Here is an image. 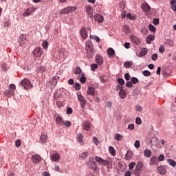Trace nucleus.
Instances as JSON below:
<instances>
[{
	"label": "nucleus",
	"mask_w": 176,
	"mask_h": 176,
	"mask_svg": "<svg viewBox=\"0 0 176 176\" xmlns=\"http://www.w3.org/2000/svg\"><path fill=\"white\" fill-rule=\"evenodd\" d=\"M21 86H23L25 90H28L32 89L34 87V85H32V83H31V80H30L28 78H24L21 81Z\"/></svg>",
	"instance_id": "obj_1"
},
{
	"label": "nucleus",
	"mask_w": 176,
	"mask_h": 176,
	"mask_svg": "<svg viewBox=\"0 0 176 176\" xmlns=\"http://www.w3.org/2000/svg\"><path fill=\"white\" fill-rule=\"evenodd\" d=\"M76 10V6H70L63 8L61 11H60V14H68L69 13H72V12H75Z\"/></svg>",
	"instance_id": "obj_2"
},
{
	"label": "nucleus",
	"mask_w": 176,
	"mask_h": 176,
	"mask_svg": "<svg viewBox=\"0 0 176 176\" xmlns=\"http://www.w3.org/2000/svg\"><path fill=\"white\" fill-rule=\"evenodd\" d=\"M28 42V38H27V34H22L19 36L18 43H19V46L23 47L25 43Z\"/></svg>",
	"instance_id": "obj_3"
},
{
	"label": "nucleus",
	"mask_w": 176,
	"mask_h": 176,
	"mask_svg": "<svg viewBox=\"0 0 176 176\" xmlns=\"http://www.w3.org/2000/svg\"><path fill=\"white\" fill-rule=\"evenodd\" d=\"M32 54L34 57L40 58V57H42V54H43V50L42 47H37L32 52Z\"/></svg>",
	"instance_id": "obj_4"
},
{
	"label": "nucleus",
	"mask_w": 176,
	"mask_h": 176,
	"mask_svg": "<svg viewBox=\"0 0 176 176\" xmlns=\"http://www.w3.org/2000/svg\"><path fill=\"white\" fill-rule=\"evenodd\" d=\"M142 167H144V164L142 163V162H139L134 171V175L135 176L141 175V171H142Z\"/></svg>",
	"instance_id": "obj_5"
},
{
	"label": "nucleus",
	"mask_w": 176,
	"mask_h": 176,
	"mask_svg": "<svg viewBox=\"0 0 176 176\" xmlns=\"http://www.w3.org/2000/svg\"><path fill=\"white\" fill-rule=\"evenodd\" d=\"M77 97L78 100L80 102V107L81 108H85L86 107V102H87V100L82 96V94L80 92H78L77 94Z\"/></svg>",
	"instance_id": "obj_6"
},
{
	"label": "nucleus",
	"mask_w": 176,
	"mask_h": 176,
	"mask_svg": "<svg viewBox=\"0 0 176 176\" xmlns=\"http://www.w3.org/2000/svg\"><path fill=\"white\" fill-rule=\"evenodd\" d=\"M95 160H96L98 163H100V164H102V166H108V164H109V162H108V160H104L98 156H96L95 157Z\"/></svg>",
	"instance_id": "obj_7"
},
{
	"label": "nucleus",
	"mask_w": 176,
	"mask_h": 176,
	"mask_svg": "<svg viewBox=\"0 0 176 176\" xmlns=\"http://www.w3.org/2000/svg\"><path fill=\"white\" fill-rule=\"evenodd\" d=\"M41 160H42V157L38 154H35L32 157V161L33 163H34V164H38V163H41Z\"/></svg>",
	"instance_id": "obj_8"
},
{
	"label": "nucleus",
	"mask_w": 176,
	"mask_h": 176,
	"mask_svg": "<svg viewBox=\"0 0 176 176\" xmlns=\"http://www.w3.org/2000/svg\"><path fill=\"white\" fill-rule=\"evenodd\" d=\"M90 129H91V124H90L89 121L85 120L82 122V130H84V131H89Z\"/></svg>",
	"instance_id": "obj_9"
},
{
	"label": "nucleus",
	"mask_w": 176,
	"mask_h": 176,
	"mask_svg": "<svg viewBox=\"0 0 176 176\" xmlns=\"http://www.w3.org/2000/svg\"><path fill=\"white\" fill-rule=\"evenodd\" d=\"M96 63L98 65H102L104 64V58L100 54H96L95 57Z\"/></svg>",
	"instance_id": "obj_10"
},
{
	"label": "nucleus",
	"mask_w": 176,
	"mask_h": 176,
	"mask_svg": "<svg viewBox=\"0 0 176 176\" xmlns=\"http://www.w3.org/2000/svg\"><path fill=\"white\" fill-rule=\"evenodd\" d=\"M157 170L161 175H166L167 174V169H166L164 166H157Z\"/></svg>",
	"instance_id": "obj_11"
},
{
	"label": "nucleus",
	"mask_w": 176,
	"mask_h": 176,
	"mask_svg": "<svg viewBox=\"0 0 176 176\" xmlns=\"http://www.w3.org/2000/svg\"><path fill=\"white\" fill-rule=\"evenodd\" d=\"M80 34L82 39H87V36H89V35L87 34V30H86V28H81Z\"/></svg>",
	"instance_id": "obj_12"
},
{
	"label": "nucleus",
	"mask_w": 176,
	"mask_h": 176,
	"mask_svg": "<svg viewBox=\"0 0 176 176\" xmlns=\"http://www.w3.org/2000/svg\"><path fill=\"white\" fill-rule=\"evenodd\" d=\"M159 161L157 160V156H153L150 159L149 164L150 166H157Z\"/></svg>",
	"instance_id": "obj_13"
},
{
	"label": "nucleus",
	"mask_w": 176,
	"mask_h": 176,
	"mask_svg": "<svg viewBox=\"0 0 176 176\" xmlns=\"http://www.w3.org/2000/svg\"><path fill=\"white\" fill-rule=\"evenodd\" d=\"M87 93L88 96H91L92 97H94V96H96V88L93 87H88Z\"/></svg>",
	"instance_id": "obj_14"
},
{
	"label": "nucleus",
	"mask_w": 176,
	"mask_h": 176,
	"mask_svg": "<svg viewBox=\"0 0 176 176\" xmlns=\"http://www.w3.org/2000/svg\"><path fill=\"white\" fill-rule=\"evenodd\" d=\"M60 80V76H55L52 78V81H50V83L52 86L54 87H56L57 86V83H58V81Z\"/></svg>",
	"instance_id": "obj_15"
},
{
	"label": "nucleus",
	"mask_w": 176,
	"mask_h": 176,
	"mask_svg": "<svg viewBox=\"0 0 176 176\" xmlns=\"http://www.w3.org/2000/svg\"><path fill=\"white\" fill-rule=\"evenodd\" d=\"M114 167L117 168V170H123V163L119 160H117L114 162Z\"/></svg>",
	"instance_id": "obj_16"
},
{
	"label": "nucleus",
	"mask_w": 176,
	"mask_h": 176,
	"mask_svg": "<svg viewBox=\"0 0 176 176\" xmlns=\"http://www.w3.org/2000/svg\"><path fill=\"white\" fill-rule=\"evenodd\" d=\"M130 39H131V42H132L133 43H134L135 45H140V39H138V38H137V36H134V35H133V34H131V35L130 36Z\"/></svg>",
	"instance_id": "obj_17"
},
{
	"label": "nucleus",
	"mask_w": 176,
	"mask_h": 176,
	"mask_svg": "<svg viewBox=\"0 0 176 176\" xmlns=\"http://www.w3.org/2000/svg\"><path fill=\"white\" fill-rule=\"evenodd\" d=\"M32 13H34V8H27L23 12V16L25 17H28V16H31Z\"/></svg>",
	"instance_id": "obj_18"
},
{
	"label": "nucleus",
	"mask_w": 176,
	"mask_h": 176,
	"mask_svg": "<svg viewBox=\"0 0 176 176\" xmlns=\"http://www.w3.org/2000/svg\"><path fill=\"white\" fill-rule=\"evenodd\" d=\"M119 96L120 98H122V100H124V98L127 97V93H126V91L123 89L122 87H121L120 90L119 91Z\"/></svg>",
	"instance_id": "obj_19"
},
{
	"label": "nucleus",
	"mask_w": 176,
	"mask_h": 176,
	"mask_svg": "<svg viewBox=\"0 0 176 176\" xmlns=\"http://www.w3.org/2000/svg\"><path fill=\"white\" fill-rule=\"evenodd\" d=\"M94 19L95 21H98V23H102L104 21V16L98 14H96V15H94Z\"/></svg>",
	"instance_id": "obj_20"
},
{
	"label": "nucleus",
	"mask_w": 176,
	"mask_h": 176,
	"mask_svg": "<svg viewBox=\"0 0 176 176\" xmlns=\"http://www.w3.org/2000/svg\"><path fill=\"white\" fill-rule=\"evenodd\" d=\"M87 58L88 60H90L91 58H93V56H94V50H87Z\"/></svg>",
	"instance_id": "obj_21"
},
{
	"label": "nucleus",
	"mask_w": 176,
	"mask_h": 176,
	"mask_svg": "<svg viewBox=\"0 0 176 176\" xmlns=\"http://www.w3.org/2000/svg\"><path fill=\"white\" fill-rule=\"evenodd\" d=\"M86 50H94V47H93V43L91 41H88L85 43Z\"/></svg>",
	"instance_id": "obj_22"
},
{
	"label": "nucleus",
	"mask_w": 176,
	"mask_h": 176,
	"mask_svg": "<svg viewBox=\"0 0 176 176\" xmlns=\"http://www.w3.org/2000/svg\"><path fill=\"white\" fill-rule=\"evenodd\" d=\"M36 72H38V74H43L44 72H46V67L43 65L37 67Z\"/></svg>",
	"instance_id": "obj_23"
},
{
	"label": "nucleus",
	"mask_w": 176,
	"mask_h": 176,
	"mask_svg": "<svg viewBox=\"0 0 176 176\" xmlns=\"http://www.w3.org/2000/svg\"><path fill=\"white\" fill-rule=\"evenodd\" d=\"M142 9L146 13H148L151 10V6L148 3H144L142 5Z\"/></svg>",
	"instance_id": "obj_24"
},
{
	"label": "nucleus",
	"mask_w": 176,
	"mask_h": 176,
	"mask_svg": "<svg viewBox=\"0 0 176 176\" xmlns=\"http://www.w3.org/2000/svg\"><path fill=\"white\" fill-rule=\"evenodd\" d=\"M91 170H93L94 173H96L98 170V166H97V162L93 161L91 164Z\"/></svg>",
	"instance_id": "obj_25"
},
{
	"label": "nucleus",
	"mask_w": 176,
	"mask_h": 176,
	"mask_svg": "<svg viewBox=\"0 0 176 176\" xmlns=\"http://www.w3.org/2000/svg\"><path fill=\"white\" fill-rule=\"evenodd\" d=\"M55 122L57 124H59V126H63V124L64 123V120L60 116L56 117Z\"/></svg>",
	"instance_id": "obj_26"
},
{
	"label": "nucleus",
	"mask_w": 176,
	"mask_h": 176,
	"mask_svg": "<svg viewBox=\"0 0 176 176\" xmlns=\"http://www.w3.org/2000/svg\"><path fill=\"white\" fill-rule=\"evenodd\" d=\"M52 160H53V162H58V160H60V154L58 153H54L52 155Z\"/></svg>",
	"instance_id": "obj_27"
},
{
	"label": "nucleus",
	"mask_w": 176,
	"mask_h": 176,
	"mask_svg": "<svg viewBox=\"0 0 176 176\" xmlns=\"http://www.w3.org/2000/svg\"><path fill=\"white\" fill-rule=\"evenodd\" d=\"M86 12L87 13L89 17L93 18V10L91 9V6L87 7Z\"/></svg>",
	"instance_id": "obj_28"
},
{
	"label": "nucleus",
	"mask_w": 176,
	"mask_h": 176,
	"mask_svg": "<svg viewBox=\"0 0 176 176\" xmlns=\"http://www.w3.org/2000/svg\"><path fill=\"white\" fill-rule=\"evenodd\" d=\"M152 41H155V36L149 34L146 38V42L149 45Z\"/></svg>",
	"instance_id": "obj_29"
},
{
	"label": "nucleus",
	"mask_w": 176,
	"mask_h": 176,
	"mask_svg": "<svg viewBox=\"0 0 176 176\" xmlns=\"http://www.w3.org/2000/svg\"><path fill=\"white\" fill-rule=\"evenodd\" d=\"M4 94H5V96L12 97V96H14V91H12V89H8V90L5 91Z\"/></svg>",
	"instance_id": "obj_30"
},
{
	"label": "nucleus",
	"mask_w": 176,
	"mask_h": 176,
	"mask_svg": "<svg viewBox=\"0 0 176 176\" xmlns=\"http://www.w3.org/2000/svg\"><path fill=\"white\" fill-rule=\"evenodd\" d=\"M148 54V49L147 48H142L139 57H144V56H146Z\"/></svg>",
	"instance_id": "obj_31"
},
{
	"label": "nucleus",
	"mask_w": 176,
	"mask_h": 176,
	"mask_svg": "<svg viewBox=\"0 0 176 176\" xmlns=\"http://www.w3.org/2000/svg\"><path fill=\"white\" fill-rule=\"evenodd\" d=\"M76 140L79 144H82L83 142V135L82 133L77 134Z\"/></svg>",
	"instance_id": "obj_32"
},
{
	"label": "nucleus",
	"mask_w": 176,
	"mask_h": 176,
	"mask_svg": "<svg viewBox=\"0 0 176 176\" xmlns=\"http://www.w3.org/2000/svg\"><path fill=\"white\" fill-rule=\"evenodd\" d=\"M151 155H152V151H151V150L149 149L144 150V156H145V157H151Z\"/></svg>",
	"instance_id": "obj_33"
},
{
	"label": "nucleus",
	"mask_w": 176,
	"mask_h": 176,
	"mask_svg": "<svg viewBox=\"0 0 176 176\" xmlns=\"http://www.w3.org/2000/svg\"><path fill=\"white\" fill-rule=\"evenodd\" d=\"M126 17L129 20L134 21L137 19V15H133L131 13L126 14Z\"/></svg>",
	"instance_id": "obj_34"
},
{
	"label": "nucleus",
	"mask_w": 176,
	"mask_h": 176,
	"mask_svg": "<svg viewBox=\"0 0 176 176\" xmlns=\"http://www.w3.org/2000/svg\"><path fill=\"white\" fill-rule=\"evenodd\" d=\"M122 30L123 32H124V34H130V28L129 27V25H125L122 27Z\"/></svg>",
	"instance_id": "obj_35"
},
{
	"label": "nucleus",
	"mask_w": 176,
	"mask_h": 176,
	"mask_svg": "<svg viewBox=\"0 0 176 176\" xmlns=\"http://www.w3.org/2000/svg\"><path fill=\"white\" fill-rule=\"evenodd\" d=\"M63 97V95L58 92H55L54 94V100L55 101H57L59 98H61Z\"/></svg>",
	"instance_id": "obj_36"
},
{
	"label": "nucleus",
	"mask_w": 176,
	"mask_h": 176,
	"mask_svg": "<svg viewBox=\"0 0 176 176\" xmlns=\"http://www.w3.org/2000/svg\"><path fill=\"white\" fill-rule=\"evenodd\" d=\"M40 141L43 144L46 143V141H47V135L42 134L40 137Z\"/></svg>",
	"instance_id": "obj_37"
},
{
	"label": "nucleus",
	"mask_w": 176,
	"mask_h": 176,
	"mask_svg": "<svg viewBox=\"0 0 176 176\" xmlns=\"http://www.w3.org/2000/svg\"><path fill=\"white\" fill-rule=\"evenodd\" d=\"M109 153H111V155L112 156H116V151H115V148L112 146H109Z\"/></svg>",
	"instance_id": "obj_38"
},
{
	"label": "nucleus",
	"mask_w": 176,
	"mask_h": 176,
	"mask_svg": "<svg viewBox=\"0 0 176 176\" xmlns=\"http://www.w3.org/2000/svg\"><path fill=\"white\" fill-rule=\"evenodd\" d=\"M107 54L109 56H115V50H113V48H108L107 50Z\"/></svg>",
	"instance_id": "obj_39"
},
{
	"label": "nucleus",
	"mask_w": 176,
	"mask_h": 176,
	"mask_svg": "<svg viewBox=\"0 0 176 176\" xmlns=\"http://www.w3.org/2000/svg\"><path fill=\"white\" fill-rule=\"evenodd\" d=\"M168 162L172 167H176V162L173 159H168Z\"/></svg>",
	"instance_id": "obj_40"
},
{
	"label": "nucleus",
	"mask_w": 176,
	"mask_h": 176,
	"mask_svg": "<svg viewBox=\"0 0 176 176\" xmlns=\"http://www.w3.org/2000/svg\"><path fill=\"white\" fill-rule=\"evenodd\" d=\"M131 82L132 85H137V83L140 82V80H138V78H137L136 77H132L131 78Z\"/></svg>",
	"instance_id": "obj_41"
},
{
	"label": "nucleus",
	"mask_w": 176,
	"mask_h": 176,
	"mask_svg": "<svg viewBox=\"0 0 176 176\" xmlns=\"http://www.w3.org/2000/svg\"><path fill=\"white\" fill-rule=\"evenodd\" d=\"M74 74H75V75H79V74H82V69H80V67L78 66L74 69Z\"/></svg>",
	"instance_id": "obj_42"
},
{
	"label": "nucleus",
	"mask_w": 176,
	"mask_h": 176,
	"mask_svg": "<svg viewBox=\"0 0 176 176\" xmlns=\"http://www.w3.org/2000/svg\"><path fill=\"white\" fill-rule=\"evenodd\" d=\"M148 30L151 32H156V28L152 24L148 25Z\"/></svg>",
	"instance_id": "obj_43"
},
{
	"label": "nucleus",
	"mask_w": 176,
	"mask_h": 176,
	"mask_svg": "<svg viewBox=\"0 0 176 176\" xmlns=\"http://www.w3.org/2000/svg\"><path fill=\"white\" fill-rule=\"evenodd\" d=\"M122 138H123V136L119 133H117L115 135V140L116 141H122Z\"/></svg>",
	"instance_id": "obj_44"
},
{
	"label": "nucleus",
	"mask_w": 176,
	"mask_h": 176,
	"mask_svg": "<svg viewBox=\"0 0 176 176\" xmlns=\"http://www.w3.org/2000/svg\"><path fill=\"white\" fill-rule=\"evenodd\" d=\"M75 90H76V91L80 90V88L82 87V86L80 85V84H79V82H76L74 84V86Z\"/></svg>",
	"instance_id": "obj_45"
},
{
	"label": "nucleus",
	"mask_w": 176,
	"mask_h": 176,
	"mask_svg": "<svg viewBox=\"0 0 176 176\" xmlns=\"http://www.w3.org/2000/svg\"><path fill=\"white\" fill-rule=\"evenodd\" d=\"M98 68V65L96 63H92L91 65V70L93 71V72H94V71H96V69H97Z\"/></svg>",
	"instance_id": "obj_46"
},
{
	"label": "nucleus",
	"mask_w": 176,
	"mask_h": 176,
	"mask_svg": "<svg viewBox=\"0 0 176 176\" xmlns=\"http://www.w3.org/2000/svg\"><path fill=\"white\" fill-rule=\"evenodd\" d=\"M43 49L46 50L49 47V43L47 41H44L42 43Z\"/></svg>",
	"instance_id": "obj_47"
},
{
	"label": "nucleus",
	"mask_w": 176,
	"mask_h": 176,
	"mask_svg": "<svg viewBox=\"0 0 176 176\" xmlns=\"http://www.w3.org/2000/svg\"><path fill=\"white\" fill-rule=\"evenodd\" d=\"M159 23H160L159 18H154L153 19V24H154V25H158Z\"/></svg>",
	"instance_id": "obj_48"
},
{
	"label": "nucleus",
	"mask_w": 176,
	"mask_h": 176,
	"mask_svg": "<svg viewBox=\"0 0 176 176\" xmlns=\"http://www.w3.org/2000/svg\"><path fill=\"white\" fill-rule=\"evenodd\" d=\"M80 83H86V76H85V74H82L80 78Z\"/></svg>",
	"instance_id": "obj_49"
},
{
	"label": "nucleus",
	"mask_w": 176,
	"mask_h": 176,
	"mask_svg": "<svg viewBox=\"0 0 176 176\" xmlns=\"http://www.w3.org/2000/svg\"><path fill=\"white\" fill-rule=\"evenodd\" d=\"M74 112V109H72L71 107H67L66 110V113L67 115H72V113Z\"/></svg>",
	"instance_id": "obj_50"
},
{
	"label": "nucleus",
	"mask_w": 176,
	"mask_h": 176,
	"mask_svg": "<svg viewBox=\"0 0 176 176\" xmlns=\"http://www.w3.org/2000/svg\"><path fill=\"white\" fill-rule=\"evenodd\" d=\"M100 81L102 83H105L107 82V76L106 75H102L100 76Z\"/></svg>",
	"instance_id": "obj_51"
},
{
	"label": "nucleus",
	"mask_w": 176,
	"mask_h": 176,
	"mask_svg": "<svg viewBox=\"0 0 176 176\" xmlns=\"http://www.w3.org/2000/svg\"><path fill=\"white\" fill-rule=\"evenodd\" d=\"M15 146L16 148H20V146H21V140H17L15 141Z\"/></svg>",
	"instance_id": "obj_52"
},
{
	"label": "nucleus",
	"mask_w": 176,
	"mask_h": 176,
	"mask_svg": "<svg viewBox=\"0 0 176 176\" xmlns=\"http://www.w3.org/2000/svg\"><path fill=\"white\" fill-rule=\"evenodd\" d=\"M91 39H94L98 43H100V37L97 36H90Z\"/></svg>",
	"instance_id": "obj_53"
},
{
	"label": "nucleus",
	"mask_w": 176,
	"mask_h": 176,
	"mask_svg": "<svg viewBox=\"0 0 176 176\" xmlns=\"http://www.w3.org/2000/svg\"><path fill=\"white\" fill-rule=\"evenodd\" d=\"M134 146L136 148H140V146H141V142H140V140H136L134 143Z\"/></svg>",
	"instance_id": "obj_54"
},
{
	"label": "nucleus",
	"mask_w": 176,
	"mask_h": 176,
	"mask_svg": "<svg viewBox=\"0 0 176 176\" xmlns=\"http://www.w3.org/2000/svg\"><path fill=\"white\" fill-rule=\"evenodd\" d=\"M87 156H89V153H87V152H84L81 153V155H80V157H81L82 159H86Z\"/></svg>",
	"instance_id": "obj_55"
},
{
	"label": "nucleus",
	"mask_w": 176,
	"mask_h": 176,
	"mask_svg": "<svg viewBox=\"0 0 176 176\" xmlns=\"http://www.w3.org/2000/svg\"><path fill=\"white\" fill-rule=\"evenodd\" d=\"M118 83H119L121 86L124 85V80L123 78H118L117 80Z\"/></svg>",
	"instance_id": "obj_56"
},
{
	"label": "nucleus",
	"mask_w": 176,
	"mask_h": 176,
	"mask_svg": "<svg viewBox=\"0 0 176 176\" xmlns=\"http://www.w3.org/2000/svg\"><path fill=\"white\" fill-rule=\"evenodd\" d=\"M142 74H143L144 76H151V72H149L148 70L143 71Z\"/></svg>",
	"instance_id": "obj_57"
},
{
	"label": "nucleus",
	"mask_w": 176,
	"mask_h": 176,
	"mask_svg": "<svg viewBox=\"0 0 176 176\" xmlns=\"http://www.w3.org/2000/svg\"><path fill=\"white\" fill-rule=\"evenodd\" d=\"M124 68H130L131 67V63L126 61L124 63Z\"/></svg>",
	"instance_id": "obj_58"
},
{
	"label": "nucleus",
	"mask_w": 176,
	"mask_h": 176,
	"mask_svg": "<svg viewBox=\"0 0 176 176\" xmlns=\"http://www.w3.org/2000/svg\"><path fill=\"white\" fill-rule=\"evenodd\" d=\"M135 123L136 124H142V120L140 117L136 118L135 119Z\"/></svg>",
	"instance_id": "obj_59"
},
{
	"label": "nucleus",
	"mask_w": 176,
	"mask_h": 176,
	"mask_svg": "<svg viewBox=\"0 0 176 176\" xmlns=\"http://www.w3.org/2000/svg\"><path fill=\"white\" fill-rule=\"evenodd\" d=\"M9 89L14 91L16 90V85L14 84H11L9 85Z\"/></svg>",
	"instance_id": "obj_60"
},
{
	"label": "nucleus",
	"mask_w": 176,
	"mask_h": 176,
	"mask_svg": "<svg viewBox=\"0 0 176 176\" xmlns=\"http://www.w3.org/2000/svg\"><path fill=\"white\" fill-rule=\"evenodd\" d=\"M126 87H133V83L131 82V81H127L126 82V85H125Z\"/></svg>",
	"instance_id": "obj_61"
},
{
	"label": "nucleus",
	"mask_w": 176,
	"mask_h": 176,
	"mask_svg": "<svg viewBox=\"0 0 176 176\" xmlns=\"http://www.w3.org/2000/svg\"><path fill=\"white\" fill-rule=\"evenodd\" d=\"M164 50H165V49H164V45H161L160 46V48H159V52H160V53H164Z\"/></svg>",
	"instance_id": "obj_62"
},
{
	"label": "nucleus",
	"mask_w": 176,
	"mask_h": 176,
	"mask_svg": "<svg viewBox=\"0 0 176 176\" xmlns=\"http://www.w3.org/2000/svg\"><path fill=\"white\" fill-rule=\"evenodd\" d=\"M135 166V162H131L129 165V170H133Z\"/></svg>",
	"instance_id": "obj_63"
},
{
	"label": "nucleus",
	"mask_w": 176,
	"mask_h": 176,
	"mask_svg": "<svg viewBox=\"0 0 176 176\" xmlns=\"http://www.w3.org/2000/svg\"><path fill=\"white\" fill-rule=\"evenodd\" d=\"M135 126L134 125V124H129L128 125V129L129 130H134Z\"/></svg>",
	"instance_id": "obj_64"
}]
</instances>
